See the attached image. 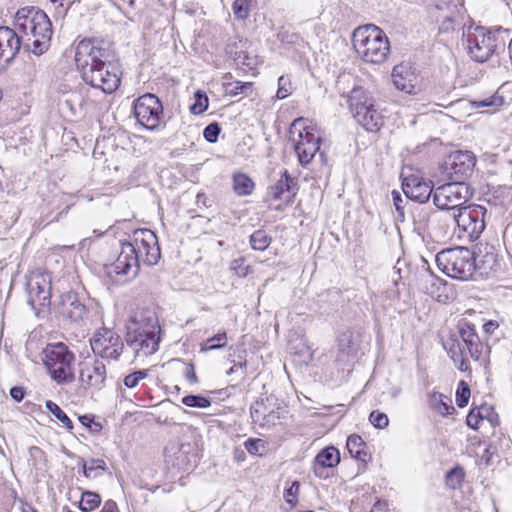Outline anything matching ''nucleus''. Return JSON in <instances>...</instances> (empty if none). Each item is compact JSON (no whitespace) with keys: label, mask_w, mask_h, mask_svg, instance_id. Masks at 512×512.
<instances>
[{"label":"nucleus","mask_w":512,"mask_h":512,"mask_svg":"<svg viewBox=\"0 0 512 512\" xmlns=\"http://www.w3.org/2000/svg\"><path fill=\"white\" fill-rule=\"evenodd\" d=\"M109 49L96 45L91 40L78 43L75 62L83 81L106 94L114 92L121 82V70L112 60Z\"/></svg>","instance_id":"nucleus-1"},{"label":"nucleus","mask_w":512,"mask_h":512,"mask_svg":"<svg viewBox=\"0 0 512 512\" xmlns=\"http://www.w3.org/2000/svg\"><path fill=\"white\" fill-rule=\"evenodd\" d=\"M161 253L155 233L149 229H137L133 232L131 241L121 243V252L112 268L116 274L135 277L140 268V262L148 266L156 265Z\"/></svg>","instance_id":"nucleus-2"},{"label":"nucleus","mask_w":512,"mask_h":512,"mask_svg":"<svg viewBox=\"0 0 512 512\" xmlns=\"http://www.w3.org/2000/svg\"><path fill=\"white\" fill-rule=\"evenodd\" d=\"M14 26L25 51L40 56L49 49L53 29L43 10L34 6L19 9L14 17Z\"/></svg>","instance_id":"nucleus-3"},{"label":"nucleus","mask_w":512,"mask_h":512,"mask_svg":"<svg viewBox=\"0 0 512 512\" xmlns=\"http://www.w3.org/2000/svg\"><path fill=\"white\" fill-rule=\"evenodd\" d=\"M352 45L357 55L367 63L381 64L390 53L388 37L373 24L357 27L352 34Z\"/></svg>","instance_id":"nucleus-4"},{"label":"nucleus","mask_w":512,"mask_h":512,"mask_svg":"<svg viewBox=\"0 0 512 512\" xmlns=\"http://www.w3.org/2000/svg\"><path fill=\"white\" fill-rule=\"evenodd\" d=\"M42 361L48 375L58 385L75 381V354L62 342L50 343L42 351Z\"/></svg>","instance_id":"nucleus-5"},{"label":"nucleus","mask_w":512,"mask_h":512,"mask_svg":"<svg viewBox=\"0 0 512 512\" xmlns=\"http://www.w3.org/2000/svg\"><path fill=\"white\" fill-rule=\"evenodd\" d=\"M348 103L353 117L365 130L376 132L383 126L384 116L382 112L363 88L352 89Z\"/></svg>","instance_id":"nucleus-6"},{"label":"nucleus","mask_w":512,"mask_h":512,"mask_svg":"<svg viewBox=\"0 0 512 512\" xmlns=\"http://www.w3.org/2000/svg\"><path fill=\"white\" fill-rule=\"evenodd\" d=\"M435 260L438 268L451 278L467 280L475 270V259L468 248L442 250L437 253Z\"/></svg>","instance_id":"nucleus-7"},{"label":"nucleus","mask_w":512,"mask_h":512,"mask_svg":"<svg viewBox=\"0 0 512 512\" xmlns=\"http://www.w3.org/2000/svg\"><path fill=\"white\" fill-rule=\"evenodd\" d=\"M289 137L294 142L295 152L302 165L308 164L320 150V136L307 125L304 118L295 119L289 128Z\"/></svg>","instance_id":"nucleus-8"},{"label":"nucleus","mask_w":512,"mask_h":512,"mask_svg":"<svg viewBox=\"0 0 512 512\" xmlns=\"http://www.w3.org/2000/svg\"><path fill=\"white\" fill-rule=\"evenodd\" d=\"M473 196L467 182L452 181L437 187L433 192L434 204L441 210L455 214Z\"/></svg>","instance_id":"nucleus-9"},{"label":"nucleus","mask_w":512,"mask_h":512,"mask_svg":"<svg viewBox=\"0 0 512 512\" xmlns=\"http://www.w3.org/2000/svg\"><path fill=\"white\" fill-rule=\"evenodd\" d=\"M463 38L468 54L476 62L487 61L495 52L496 38L483 26L469 25L465 27Z\"/></svg>","instance_id":"nucleus-10"},{"label":"nucleus","mask_w":512,"mask_h":512,"mask_svg":"<svg viewBox=\"0 0 512 512\" xmlns=\"http://www.w3.org/2000/svg\"><path fill=\"white\" fill-rule=\"evenodd\" d=\"M486 214L487 210L484 206L471 204L458 209L455 214H451V218L457 225L461 237L475 241L485 229Z\"/></svg>","instance_id":"nucleus-11"},{"label":"nucleus","mask_w":512,"mask_h":512,"mask_svg":"<svg viewBox=\"0 0 512 512\" xmlns=\"http://www.w3.org/2000/svg\"><path fill=\"white\" fill-rule=\"evenodd\" d=\"M134 115L140 125L148 130H156L163 116L160 99L151 93L138 97L134 102Z\"/></svg>","instance_id":"nucleus-12"},{"label":"nucleus","mask_w":512,"mask_h":512,"mask_svg":"<svg viewBox=\"0 0 512 512\" xmlns=\"http://www.w3.org/2000/svg\"><path fill=\"white\" fill-rule=\"evenodd\" d=\"M476 157L471 151H454L442 165L443 173L452 181L466 182L472 175Z\"/></svg>","instance_id":"nucleus-13"},{"label":"nucleus","mask_w":512,"mask_h":512,"mask_svg":"<svg viewBox=\"0 0 512 512\" xmlns=\"http://www.w3.org/2000/svg\"><path fill=\"white\" fill-rule=\"evenodd\" d=\"M90 344L93 353L104 359L118 360L124 348L120 336L106 328L97 332L91 339Z\"/></svg>","instance_id":"nucleus-14"},{"label":"nucleus","mask_w":512,"mask_h":512,"mask_svg":"<svg viewBox=\"0 0 512 512\" xmlns=\"http://www.w3.org/2000/svg\"><path fill=\"white\" fill-rule=\"evenodd\" d=\"M50 281L45 275H31L26 282L27 303L35 312L50 305Z\"/></svg>","instance_id":"nucleus-15"},{"label":"nucleus","mask_w":512,"mask_h":512,"mask_svg":"<svg viewBox=\"0 0 512 512\" xmlns=\"http://www.w3.org/2000/svg\"><path fill=\"white\" fill-rule=\"evenodd\" d=\"M157 333H148V331H127L125 340L127 345L133 349L135 356H148L155 353L158 349L159 338Z\"/></svg>","instance_id":"nucleus-16"},{"label":"nucleus","mask_w":512,"mask_h":512,"mask_svg":"<svg viewBox=\"0 0 512 512\" xmlns=\"http://www.w3.org/2000/svg\"><path fill=\"white\" fill-rule=\"evenodd\" d=\"M106 380V366L102 360L80 364L79 381L84 388H101Z\"/></svg>","instance_id":"nucleus-17"},{"label":"nucleus","mask_w":512,"mask_h":512,"mask_svg":"<svg viewBox=\"0 0 512 512\" xmlns=\"http://www.w3.org/2000/svg\"><path fill=\"white\" fill-rule=\"evenodd\" d=\"M160 329L158 317L154 309L142 307L135 309L127 323V331H148V333H157Z\"/></svg>","instance_id":"nucleus-18"},{"label":"nucleus","mask_w":512,"mask_h":512,"mask_svg":"<svg viewBox=\"0 0 512 512\" xmlns=\"http://www.w3.org/2000/svg\"><path fill=\"white\" fill-rule=\"evenodd\" d=\"M21 47V40L16 30L0 26V68L9 64Z\"/></svg>","instance_id":"nucleus-19"},{"label":"nucleus","mask_w":512,"mask_h":512,"mask_svg":"<svg viewBox=\"0 0 512 512\" xmlns=\"http://www.w3.org/2000/svg\"><path fill=\"white\" fill-rule=\"evenodd\" d=\"M402 188L407 198L419 203L427 202L433 192L430 183L417 175L406 177L403 180Z\"/></svg>","instance_id":"nucleus-20"},{"label":"nucleus","mask_w":512,"mask_h":512,"mask_svg":"<svg viewBox=\"0 0 512 512\" xmlns=\"http://www.w3.org/2000/svg\"><path fill=\"white\" fill-rule=\"evenodd\" d=\"M392 79L395 87L405 93H414L418 83L417 76L409 63L396 65L392 70Z\"/></svg>","instance_id":"nucleus-21"},{"label":"nucleus","mask_w":512,"mask_h":512,"mask_svg":"<svg viewBox=\"0 0 512 512\" xmlns=\"http://www.w3.org/2000/svg\"><path fill=\"white\" fill-rule=\"evenodd\" d=\"M423 290L426 294L441 303H446L451 298L452 294V289L448 283L430 271L423 277Z\"/></svg>","instance_id":"nucleus-22"},{"label":"nucleus","mask_w":512,"mask_h":512,"mask_svg":"<svg viewBox=\"0 0 512 512\" xmlns=\"http://www.w3.org/2000/svg\"><path fill=\"white\" fill-rule=\"evenodd\" d=\"M59 309L60 314L71 322L83 320L87 313L85 305L80 302L77 294L74 292H69L62 296Z\"/></svg>","instance_id":"nucleus-23"},{"label":"nucleus","mask_w":512,"mask_h":512,"mask_svg":"<svg viewBox=\"0 0 512 512\" xmlns=\"http://www.w3.org/2000/svg\"><path fill=\"white\" fill-rule=\"evenodd\" d=\"M297 192V182L290 176L287 170L277 183L270 187V194L275 200H284L290 202Z\"/></svg>","instance_id":"nucleus-24"},{"label":"nucleus","mask_w":512,"mask_h":512,"mask_svg":"<svg viewBox=\"0 0 512 512\" xmlns=\"http://www.w3.org/2000/svg\"><path fill=\"white\" fill-rule=\"evenodd\" d=\"M339 462V451L333 446L326 447L316 455L313 463V471L316 476L323 477L326 468H333L338 465Z\"/></svg>","instance_id":"nucleus-25"},{"label":"nucleus","mask_w":512,"mask_h":512,"mask_svg":"<svg viewBox=\"0 0 512 512\" xmlns=\"http://www.w3.org/2000/svg\"><path fill=\"white\" fill-rule=\"evenodd\" d=\"M459 334L470 356L478 360L482 355L483 345L474 327L465 322L459 326Z\"/></svg>","instance_id":"nucleus-26"},{"label":"nucleus","mask_w":512,"mask_h":512,"mask_svg":"<svg viewBox=\"0 0 512 512\" xmlns=\"http://www.w3.org/2000/svg\"><path fill=\"white\" fill-rule=\"evenodd\" d=\"M278 405V398L274 395L256 400L250 407L253 423L259 424L261 421H264L267 414L275 410Z\"/></svg>","instance_id":"nucleus-27"},{"label":"nucleus","mask_w":512,"mask_h":512,"mask_svg":"<svg viewBox=\"0 0 512 512\" xmlns=\"http://www.w3.org/2000/svg\"><path fill=\"white\" fill-rule=\"evenodd\" d=\"M487 202L496 209L498 214H504L512 204V188L498 187L489 195Z\"/></svg>","instance_id":"nucleus-28"},{"label":"nucleus","mask_w":512,"mask_h":512,"mask_svg":"<svg viewBox=\"0 0 512 512\" xmlns=\"http://www.w3.org/2000/svg\"><path fill=\"white\" fill-rule=\"evenodd\" d=\"M346 448L351 457L362 463H367L371 459V455L367 450V444L357 434H352L348 437Z\"/></svg>","instance_id":"nucleus-29"},{"label":"nucleus","mask_w":512,"mask_h":512,"mask_svg":"<svg viewBox=\"0 0 512 512\" xmlns=\"http://www.w3.org/2000/svg\"><path fill=\"white\" fill-rule=\"evenodd\" d=\"M233 189L238 196H246L254 189L253 181L245 174H236L233 177Z\"/></svg>","instance_id":"nucleus-30"},{"label":"nucleus","mask_w":512,"mask_h":512,"mask_svg":"<svg viewBox=\"0 0 512 512\" xmlns=\"http://www.w3.org/2000/svg\"><path fill=\"white\" fill-rule=\"evenodd\" d=\"M249 242L253 250L264 251L270 246L272 238L265 230L258 229L251 234Z\"/></svg>","instance_id":"nucleus-31"},{"label":"nucleus","mask_w":512,"mask_h":512,"mask_svg":"<svg viewBox=\"0 0 512 512\" xmlns=\"http://www.w3.org/2000/svg\"><path fill=\"white\" fill-rule=\"evenodd\" d=\"M227 334L225 330L219 331L216 335L208 338L205 343L201 346V352H207L211 350H218L226 347L227 345Z\"/></svg>","instance_id":"nucleus-32"},{"label":"nucleus","mask_w":512,"mask_h":512,"mask_svg":"<svg viewBox=\"0 0 512 512\" xmlns=\"http://www.w3.org/2000/svg\"><path fill=\"white\" fill-rule=\"evenodd\" d=\"M101 504V497L98 493L92 491H83L79 508L83 512H89Z\"/></svg>","instance_id":"nucleus-33"},{"label":"nucleus","mask_w":512,"mask_h":512,"mask_svg":"<svg viewBox=\"0 0 512 512\" xmlns=\"http://www.w3.org/2000/svg\"><path fill=\"white\" fill-rule=\"evenodd\" d=\"M45 407L57 420L63 424L67 430L71 431L73 429L74 426L72 421L55 402L47 400L45 402Z\"/></svg>","instance_id":"nucleus-34"},{"label":"nucleus","mask_w":512,"mask_h":512,"mask_svg":"<svg viewBox=\"0 0 512 512\" xmlns=\"http://www.w3.org/2000/svg\"><path fill=\"white\" fill-rule=\"evenodd\" d=\"M253 0H234L232 10L238 20H246L251 11V3Z\"/></svg>","instance_id":"nucleus-35"},{"label":"nucleus","mask_w":512,"mask_h":512,"mask_svg":"<svg viewBox=\"0 0 512 512\" xmlns=\"http://www.w3.org/2000/svg\"><path fill=\"white\" fill-rule=\"evenodd\" d=\"M226 92L231 96H237L241 94H247L252 88L251 82H226L224 83Z\"/></svg>","instance_id":"nucleus-36"},{"label":"nucleus","mask_w":512,"mask_h":512,"mask_svg":"<svg viewBox=\"0 0 512 512\" xmlns=\"http://www.w3.org/2000/svg\"><path fill=\"white\" fill-rule=\"evenodd\" d=\"M181 402L187 407L207 408L211 406L210 398L202 395H187L182 398Z\"/></svg>","instance_id":"nucleus-37"},{"label":"nucleus","mask_w":512,"mask_h":512,"mask_svg":"<svg viewBox=\"0 0 512 512\" xmlns=\"http://www.w3.org/2000/svg\"><path fill=\"white\" fill-rule=\"evenodd\" d=\"M209 100L205 93L197 91L195 93V102L191 105L190 111L194 115H200L208 108Z\"/></svg>","instance_id":"nucleus-38"},{"label":"nucleus","mask_w":512,"mask_h":512,"mask_svg":"<svg viewBox=\"0 0 512 512\" xmlns=\"http://www.w3.org/2000/svg\"><path fill=\"white\" fill-rule=\"evenodd\" d=\"M470 387L465 381H460L456 391V404L463 408L468 404L470 398Z\"/></svg>","instance_id":"nucleus-39"},{"label":"nucleus","mask_w":512,"mask_h":512,"mask_svg":"<svg viewBox=\"0 0 512 512\" xmlns=\"http://www.w3.org/2000/svg\"><path fill=\"white\" fill-rule=\"evenodd\" d=\"M283 412H284V409L279 404L275 408V410H273L272 412L267 414V416L265 417V420L261 421L258 425L261 428L270 429L271 427H273V426L277 425L278 423H280L281 415H282Z\"/></svg>","instance_id":"nucleus-40"},{"label":"nucleus","mask_w":512,"mask_h":512,"mask_svg":"<svg viewBox=\"0 0 512 512\" xmlns=\"http://www.w3.org/2000/svg\"><path fill=\"white\" fill-rule=\"evenodd\" d=\"M354 342H353V333L350 330L343 331L338 336V347L339 350L342 353L349 354L351 350L353 349Z\"/></svg>","instance_id":"nucleus-41"},{"label":"nucleus","mask_w":512,"mask_h":512,"mask_svg":"<svg viewBox=\"0 0 512 512\" xmlns=\"http://www.w3.org/2000/svg\"><path fill=\"white\" fill-rule=\"evenodd\" d=\"M431 402L434 408L442 415L450 414V410L454 411V407L444 401V396L440 393H434L431 396Z\"/></svg>","instance_id":"nucleus-42"},{"label":"nucleus","mask_w":512,"mask_h":512,"mask_svg":"<svg viewBox=\"0 0 512 512\" xmlns=\"http://www.w3.org/2000/svg\"><path fill=\"white\" fill-rule=\"evenodd\" d=\"M80 464L82 466L83 474L85 477L89 478L91 476V472L97 469L105 471L107 466L106 462L103 459H94L92 458L90 460V466L88 467L86 465V462L84 459L80 460Z\"/></svg>","instance_id":"nucleus-43"},{"label":"nucleus","mask_w":512,"mask_h":512,"mask_svg":"<svg viewBox=\"0 0 512 512\" xmlns=\"http://www.w3.org/2000/svg\"><path fill=\"white\" fill-rule=\"evenodd\" d=\"M370 423L378 429H384L389 424L388 416L378 410L372 411L369 415Z\"/></svg>","instance_id":"nucleus-44"},{"label":"nucleus","mask_w":512,"mask_h":512,"mask_svg":"<svg viewBox=\"0 0 512 512\" xmlns=\"http://www.w3.org/2000/svg\"><path fill=\"white\" fill-rule=\"evenodd\" d=\"M464 478V471L460 467H455L451 469L446 475L447 484L456 488L457 485H460Z\"/></svg>","instance_id":"nucleus-45"},{"label":"nucleus","mask_w":512,"mask_h":512,"mask_svg":"<svg viewBox=\"0 0 512 512\" xmlns=\"http://www.w3.org/2000/svg\"><path fill=\"white\" fill-rule=\"evenodd\" d=\"M220 132V125L217 122H213L205 127L203 136L207 142L215 143L218 140Z\"/></svg>","instance_id":"nucleus-46"},{"label":"nucleus","mask_w":512,"mask_h":512,"mask_svg":"<svg viewBox=\"0 0 512 512\" xmlns=\"http://www.w3.org/2000/svg\"><path fill=\"white\" fill-rule=\"evenodd\" d=\"M299 482L294 481L291 486L287 489H285L284 492V498L288 504H290L292 507L297 504V498L299 493Z\"/></svg>","instance_id":"nucleus-47"},{"label":"nucleus","mask_w":512,"mask_h":512,"mask_svg":"<svg viewBox=\"0 0 512 512\" xmlns=\"http://www.w3.org/2000/svg\"><path fill=\"white\" fill-rule=\"evenodd\" d=\"M483 420L484 416L481 410L474 408L467 415L466 423L470 428L477 430L479 428V423L482 422Z\"/></svg>","instance_id":"nucleus-48"},{"label":"nucleus","mask_w":512,"mask_h":512,"mask_svg":"<svg viewBox=\"0 0 512 512\" xmlns=\"http://www.w3.org/2000/svg\"><path fill=\"white\" fill-rule=\"evenodd\" d=\"M291 93V82L285 77L281 76L278 79V90H277V98L284 99Z\"/></svg>","instance_id":"nucleus-49"},{"label":"nucleus","mask_w":512,"mask_h":512,"mask_svg":"<svg viewBox=\"0 0 512 512\" xmlns=\"http://www.w3.org/2000/svg\"><path fill=\"white\" fill-rule=\"evenodd\" d=\"M80 423L86 427L91 433H98L102 430V425L94 421L93 416L83 415L79 417Z\"/></svg>","instance_id":"nucleus-50"},{"label":"nucleus","mask_w":512,"mask_h":512,"mask_svg":"<svg viewBox=\"0 0 512 512\" xmlns=\"http://www.w3.org/2000/svg\"><path fill=\"white\" fill-rule=\"evenodd\" d=\"M243 258L235 259L231 262V269L240 277H245L249 273V266L245 265Z\"/></svg>","instance_id":"nucleus-51"},{"label":"nucleus","mask_w":512,"mask_h":512,"mask_svg":"<svg viewBox=\"0 0 512 512\" xmlns=\"http://www.w3.org/2000/svg\"><path fill=\"white\" fill-rule=\"evenodd\" d=\"M473 104L475 105L476 108L497 107L502 104V98L499 96H491L484 100L474 101Z\"/></svg>","instance_id":"nucleus-52"},{"label":"nucleus","mask_w":512,"mask_h":512,"mask_svg":"<svg viewBox=\"0 0 512 512\" xmlns=\"http://www.w3.org/2000/svg\"><path fill=\"white\" fill-rule=\"evenodd\" d=\"M244 446L250 454L256 455L259 453V448L264 447V444L261 439L250 438L245 441Z\"/></svg>","instance_id":"nucleus-53"},{"label":"nucleus","mask_w":512,"mask_h":512,"mask_svg":"<svg viewBox=\"0 0 512 512\" xmlns=\"http://www.w3.org/2000/svg\"><path fill=\"white\" fill-rule=\"evenodd\" d=\"M10 396L16 401L21 402L25 396V390L23 387L14 386L10 389Z\"/></svg>","instance_id":"nucleus-54"},{"label":"nucleus","mask_w":512,"mask_h":512,"mask_svg":"<svg viewBox=\"0 0 512 512\" xmlns=\"http://www.w3.org/2000/svg\"><path fill=\"white\" fill-rule=\"evenodd\" d=\"M185 377L191 384H196L198 382L197 375L195 373V367L192 363H189L186 367Z\"/></svg>","instance_id":"nucleus-55"},{"label":"nucleus","mask_w":512,"mask_h":512,"mask_svg":"<svg viewBox=\"0 0 512 512\" xmlns=\"http://www.w3.org/2000/svg\"><path fill=\"white\" fill-rule=\"evenodd\" d=\"M504 240L507 250L512 255V224L508 225L505 229Z\"/></svg>","instance_id":"nucleus-56"},{"label":"nucleus","mask_w":512,"mask_h":512,"mask_svg":"<svg viewBox=\"0 0 512 512\" xmlns=\"http://www.w3.org/2000/svg\"><path fill=\"white\" fill-rule=\"evenodd\" d=\"M138 384H139V381H138L136 375H134V372L129 374V375H127L124 378V385L127 388H135Z\"/></svg>","instance_id":"nucleus-57"},{"label":"nucleus","mask_w":512,"mask_h":512,"mask_svg":"<svg viewBox=\"0 0 512 512\" xmlns=\"http://www.w3.org/2000/svg\"><path fill=\"white\" fill-rule=\"evenodd\" d=\"M388 504L386 501L377 500L372 509L371 512H387Z\"/></svg>","instance_id":"nucleus-58"},{"label":"nucleus","mask_w":512,"mask_h":512,"mask_svg":"<svg viewBox=\"0 0 512 512\" xmlns=\"http://www.w3.org/2000/svg\"><path fill=\"white\" fill-rule=\"evenodd\" d=\"M392 195H393V201H394V205H395L397 212H399L400 214H403V207L401 206V203L403 202V200L401 198L400 193L393 191Z\"/></svg>","instance_id":"nucleus-59"},{"label":"nucleus","mask_w":512,"mask_h":512,"mask_svg":"<svg viewBox=\"0 0 512 512\" xmlns=\"http://www.w3.org/2000/svg\"><path fill=\"white\" fill-rule=\"evenodd\" d=\"M498 328V323L496 321H488L483 325V329L486 333L492 334Z\"/></svg>","instance_id":"nucleus-60"},{"label":"nucleus","mask_w":512,"mask_h":512,"mask_svg":"<svg viewBox=\"0 0 512 512\" xmlns=\"http://www.w3.org/2000/svg\"><path fill=\"white\" fill-rule=\"evenodd\" d=\"M134 375H136L138 381L140 382L141 380L145 379L148 376V370L143 369L135 371Z\"/></svg>","instance_id":"nucleus-61"},{"label":"nucleus","mask_w":512,"mask_h":512,"mask_svg":"<svg viewBox=\"0 0 512 512\" xmlns=\"http://www.w3.org/2000/svg\"><path fill=\"white\" fill-rule=\"evenodd\" d=\"M236 365H237V368H244V367H246L247 362L246 361H240V362L236 363Z\"/></svg>","instance_id":"nucleus-62"},{"label":"nucleus","mask_w":512,"mask_h":512,"mask_svg":"<svg viewBox=\"0 0 512 512\" xmlns=\"http://www.w3.org/2000/svg\"><path fill=\"white\" fill-rule=\"evenodd\" d=\"M23 512H37L33 507L28 506L23 509Z\"/></svg>","instance_id":"nucleus-63"},{"label":"nucleus","mask_w":512,"mask_h":512,"mask_svg":"<svg viewBox=\"0 0 512 512\" xmlns=\"http://www.w3.org/2000/svg\"><path fill=\"white\" fill-rule=\"evenodd\" d=\"M236 368H237V365H236V362H234V365L230 368V370L227 373L231 374V373L235 372Z\"/></svg>","instance_id":"nucleus-64"}]
</instances>
